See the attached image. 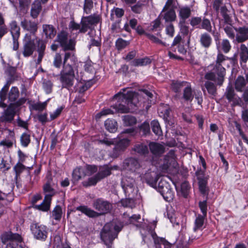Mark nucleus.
<instances>
[{
  "instance_id": "obj_21",
  "label": "nucleus",
  "mask_w": 248,
  "mask_h": 248,
  "mask_svg": "<svg viewBox=\"0 0 248 248\" xmlns=\"http://www.w3.org/2000/svg\"><path fill=\"white\" fill-rule=\"evenodd\" d=\"M191 10L188 6L180 7L178 10V16L180 17L179 21H186V20L190 17Z\"/></svg>"
},
{
  "instance_id": "obj_38",
  "label": "nucleus",
  "mask_w": 248,
  "mask_h": 248,
  "mask_svg": "<svg viewBox=\"0 0 248 248\" xmlns=\"http://www.w3.org/2000/svg\"><path fill=\"white\" fill-rule=\"evenodd\" d=\"M194 97L192 89L190 86L187 85L183 91V98L185 100L191 101Z\"/></svg>"
},
{
  "instance_id": "obj_23",
  "label": "nucleus",
  "mask_w": 248,
  "mask_h": 248,
  "mask_svg": "<svg viewBox=\"0 0 248 248\" xmlns=\"http://www.w3.org/2000/svg\"><path fill=\"white\" fill-rule=\"evenodd\" d=\"M158 113L164 119H167L170 116V109L168 105L160 104L158 108Z\"/></svg>"
},
{
  "instance_id": "obj_2",
  "label": "nucleus",
  "mask_w": 248,
  "mask_h": 248,
  "mask_svg": "<svg viewBox=\"0 0 248 248\" xmlns=\"http://www.w3.org/2000/svg\"><path fill=\"white\" fill-rule=\"evenodd\" d=\"M137 94L131 90L126 91L125 89H123L114 96L113 99L117 103L112 107L116 111L121 113H127L129 110V105L132 104L133 99L136 97Z\"/></svg>"
},
{
  "instance_id": "obj_7",
  "label": "nucleus",
  "mask_w": 248,
  "mask_h": 248,
  "mask_svg": "<svg viewBox=\"0 0 248 248\" xmlns=\"http://www.w3.org/2000/svg\"><path fill=\"white\" fill-rule=\"evenodd\" d=\"M35 39H36V36L32 37L30 34H26L23 50V55L24 57H27L31 56L35 50Z\"/></svg>"
},
{
  "instance_id": "obj_48",
  "label": "nucleus",
  "mask_w": 248,
  "mask_h": 248,
  "mask_svg": "<svg viewBox=\"0 0 248 248\" xmlns=\"http://www.w3.org/2000/svg\"><path fill=\"white\" fill-rule=\"evenodd\" d=\"M129 44V41L124 40L122 38H119L116 41L115 46L117 50H121L125 48Z\"/></svg>"
},
{
  "instance_id": "obj_53",
  "label": "nucleus",
  "mask_w": 248,
  "mask_h": 248,
  "mask_svg": "<svg viewBox=\"0 0 248 248\" xmlns=\"http://www.w3.org/2000/svg\"><path fill=\"white\" fill-rule=\"evenodd\" d=\"M62 215V210L60 206H56L52 212V215L56 220H60Z\"/></svg>"
},
{
  "instance_id": "obj_37",
  "label": "nucleus",
  "mask_w": 248,
  "mask_h": 248,
  "mask_svg": "<svg viewBox=\"0 0 248 248\" xmlns=\"http://www.w3.org/2000/svg\"><path fill=\"white\" fill-rule=\"evenodd\" d=\"M205 217H206L201 215H198L195 221L194 227L193 228L194 231L202 229Z\"/></svg>"
},
{
  "instance_id": "obj_6",
  "label": "nucleus",
  "mask_w": 248,
  "mask_h": 248,
  "mask_svg": "<svg viewBox=\"0 0 248 248\" xmlns=\"http://www.w3.org/2000/svg\"><path fill=\"white\" fill-rule=\"evenodd\" d=\"M113 223H107L104 226L101 232V239L106 245L111 244L117 237V233L113 231Z\"/></svg>"
},
{
  "instance_id": "obj_30",
  "label": "nucleus",
  "mask_w": 248,
  "mask_h": 248,
  "mask_svg": "<svg viewBox=\"0 0 248 248\" xmlns=\"http://www.w3.org/2000/svg\"><path fill=\"white\" fill-rule=\"evenodd\" d=\"M10 32L13 38L16 39L20 36V28L17 25V22L13 20L9 24Z\"/></svg>"
},
{
  "instance_id": "obj_63",
  "label": "nucleus",
  "mask_w": 248,
  "mask_h": 248,
  "mask_svg": "<svg viewBox=\"0 0 248 248\" xmlns=\"http://www.w3.org/2000/svg\"><path fill=\"white\" fill-rule=\"evenodd\" d=\"M21 142L23 146H27L30 142V136L27 133H23L21 137Z\"/></svg>"
},
{
  "instance_id": "obj_19",
  "label": "nucleus",
  "mask_w": 248,
  "mask_h": 248,
  "mask_svg": "<svg viewBox=\"0 0 248 248\" xmlns=\"http://www.w3.org/2000/svg\"><path fill=\"white\" fill-rule=\"evenodd\" d=\"M199 42L202 47L205 48H208L212 44V38L210 34L207 32H204L200 35Z\"/></svg>"
},
{
  "instance_id": "obj_13",
  "label": "nucleus",
  "mask_w": 248,
  "mask_h": 248,
  "mask_svg": "<svg viewBox=\"0 0 248 248\" xmlns=\"http://www.w3.org/2000/svg\"><path fill=\"white\" fill-rule=\"evenodd\" d=\"M234 40L238 43H242L248 40V27L243 26L236 28Z\"/></svg>"
},
{
  "instance_id": "obj_57",
  "label": "nucleus",
  "mask_w": 248,
  "mask_h": 248,
  "mask_svg": "<svg viewBox=\"0 0 248 248\" xmlns=\"http://www.w3.org/2000/svg\"><path fill=\"white\" fill-rule=\"evenodd\" d=\"M207 181L204 179H200L199 181V189L201 192L203 194H205L207 188L206 187Z\"/></svg>"
},
{
  "instance_id": "obj_46",
  "label": "nucleus",
  "mask_w": 248,
  "mask_h": 248,
  "mask_svg": "<svg viewBox=\"0 0 248 248\" xmlns=\"http://www.w3.org/2000/svg\"><path fill=\"white\" fill-rule=\"evenodd\" d=\"M19 94V93L18 88L16 87H12L9 93V99L11 101H15L18 97Z\"/></svg>"
},
{
  "instance_id": "obj_1",
  "label": "nucleus",
  "mask_w": 248,
  "mask_h": 248,
  "mask_svg": "<svg viewBox=\"0 0 248 248\" xmlns=\"http://www.w3.org/2000/svg\"><path fill=\"white\" fill-rule=\"evenodd\" d=\"M217 47L218 53L214 69L212 72H208L205 75V78L206 79L217 82V84L221 85L224 81V77L226 73V70L222 66V64L230 59L220 51V47L218 46H217Z\"/></svg>"
},
{
  "instance_id": "obj_14",
  "label": "nucleus",
  "mask_w": 248,
  "mask_h": 248,
  "mask_svg": "<svg viewBox=\"0 0 248 248\" xmlns=\"http://www.w3.org/2000/svg\"><path fill=\"white\" fill-rule=\"evenodd\" d=\"M75 78V76L60 75V81L62 88L71 90L74 86Z\"/></svg>"
},
{
  "instance_id": "obj_54",
  "label": "nucleus",
  "mask_w": 248,
  "mask_h": 248,
  "mask_svg": "<svg viewBox=\"0 0 248 248\" xmlns=\"http://www.w3.org/2000/svg\"><path fill=\"white\" fill-rule=\"evenodd\" d=\"M178 26L181 33L184 35H188L189 33V27L186 25V21H179Z\"/></svg>"
},
{
  "instance_id": "obj_4",
  "label": "nucleus",
  "mask_w": 248,
  "mask_h": 248,
  "mask_svg": "<svg viewBox=\"0 0 248 248\" xmlns=\"http://www.w3.org/2000/svg\"><path fill=\"white\" fill-rule=\"evenodd\" d=\"M99 142L108 146L116 144L114 148L115 155H113L116 157L121 152L124 151L129 146L130 140L127 139H124L118 141L114 139H110L106 138L102 140H100Z\"/></svg>"
},
{
  "instance_id": "obj_20",
  "label": "nucleus",
  "mask_w": 248,
  "mask_h": 248,
  "mask_svg": "<svg viewBox=\"0 0 248 248\" xmlns=\"http://www.w3.org/2000/svg\"><path fill=\"white\" fill-rule=\"evenodd\" d=\"M225 96L230 102L233 103L234 105H237L239 104L240 98L235 96L236 95L234 90L232 88L229 87L227 89Z\"/></svg>"
},
{
  "instance_id": "obj_41",
  "label": "nucleus",
  "mask_w": 248,
  "mask_h": 248,
  "mask_svg": "<svg viewBox=\"0 0 248 248\" xmlns=\"http://www.w3.org/2000/svg\"><path fill=\"white\" fill-rule=\"evenodd\" d=\"M105 125L106 129L110 132H115L117 130V122L114 120H107L105 121Z\"/></svg>"
},
{
  "instance_id": "obj_62",
  "label": "nucleus",
  "mask_w": 248,
  "mask_h": 248,
  "mask_svg": "<svg viewBox=\"0 0 248 248\" xmlns=\"http://www.w3.org/2000/svg\"><path fill=\"white\" fill-rule=\"evenodd\" d=\"M25 167L21 163H17L14 167V170L16 174V177L19 176L20 173L25 170Z\"/></svg>"
},
{
  "instance_id": "obj_47",
  "label": "nucleus",
  "mask_w": 248,
  "mask_h": 248,
  "mask_svg": "<svg viewBox=\"0 0 248 248\" xmlns=\"http://www.w3.org/2000/svg\"><path fill=\"white\" fill-rule=\"evenodd\" d=\"M153 132L157 136H160L162 134L160 124L157 121L154 120L151 124Z\"/></svg>"
},
{
  "instance_id": "obj_29",
  "label": "nucleus",
  "mask_w": 248,
  "mask_h": 248,
  "mask_svg": "<svg viewBox=\"0 0 248 248\" xmlns=\"http://www.w3.org/2000/svg\"><path fill=\"white\" fill-rule=\"evenodd\" d=\"M146 35L147 38L153 43L161 45L164 46H168L166 43L163 42L161 41L160 38L161 37L162 35L160 33V32H158L157 34V36H155L154 35L150 34V33H146Z\"/></svg>"
},
{
  "instance_id": "obj_25",
  "label": "nucleus",
  "mask_w": 248,
  "mask_h": 248,
  "mask_svg": "<svg viewBox=\"0 0 248 248\" xmlns=\"http://www.w3.org/2000/svg\"><path fill=\"white\" fill-rule=\"evenodd\" d=\"M43 32L47 38L52 39L56 34L55 28L50 25H44L43 26Z\"/></svg>"
},
{
  "instance_id": "obj_49",
  "label": "nucleus",
  "mask_w": 248,
  "mask_h": 248,
  "mask_svg": "<svg viewBox=\"0 0 248 248\" xmlns=\"http://www.w3.org/2000/svg\"><path fill=\"white\" fill-rule=\"evenodd\" d=\"M123 121L125 125L132 126L136 124L137 120L135 117L131 115H125L123 117Z\"/></svg>"
},
{
  "instance_id": "obj_32",
  "label": "nucleus",
  "mask_w": 248,
  "mask_h": 248,
  "mask_svg": "<svg viewBox=\"0 0 248 248\" xmlns=\"http://www.w3.org/2000/svg\"><path fill=\"white\" fill-rule=\"evenodd\" d=\"M246 85V82L244 78L242 76H238L235 82V88L236 90L239 92H243Z\"/></svg>"
},
{
  "instance_id": "obj_26",
  "label": "nucleus",
  "mask_w": 248,
  "mask_h": 248,
  "mask_svg": "<svg viewBox=\"0 0 248 248\" xmlns=\"http://www.w3.org/2000/svg\"><path fill=\"white\" fill-rule=\"evenodd\" d=\"M42 10V6L41 2L39 1H34L32 5L31 10V16L33 18H36L38 17L41 11Z\"/></svg>"
},
{
  "instance_id": "obj_60",
  "label": "nucleus",
  "mask_w": 248,
  "mask_h": 248,
  "mask_svg": "<svg viewBox=\"0 0 248 248\" xmlns=\"http://www.w3.org/2000/svg\"><path fill=\"white\" fill-rule=\"evenodd\" d=\"M14 139L12 137L11 139H5L0 142V145L7 148H11L13 146L14 142Z\"/></svg>"
},
{
  "instance_id": "obj_11",
  "label": "nucleus",
  "mask_w": 248,
  "mask_h": 248,
  "mask_svg": "<svg viewBox=\"0 0 248 248\" xmlns=\"http://www.w3.org/2000/svg\"><path fill=\"white\" fill-rule=\"evenodd\" d=\"M2 242L6 244L9 241V247L10 248L12 243L17 244V242H20L22 241V238L20 235L17 233H13L12 232H6L3 233L1 236Z\"/></svg>"
},
{
  "instance_id": "obj_52",
  "label": "nucleus",
  "mask_w": 248,
  "mask_h": 248,
  "mask_svg": "<svg viewBox=\"0 0 248 248\" xmlns=\"http://www.w3.org/2000/svg\"><path fill=\"white\" fill-rule=\"evenodd\" d=\"M201 23L202 29H204L209 32L212 31V26L210 21L209 19L206 18H203V19H202Z\"/></svg>"
},
{
  "instance_id": "obj_33",
  "label": "nucleus",
  "mask_w": 248,
  "mask_h": 248,
  "mask_svg": "<svg viewBox=\"0 0 248 248\" xmlns=\"http://www.w3.org/2000/svg\"><path fill=\"white\" fill-rule=\"evenodd\" d=\"M128 169L131 170H135L140 167V163L138 160L134 158H130L125 161Z\"/></svg>"
},
{
  "instance_id": "obj_64",
  "label": "nucleus",
  "mask_w": 248,
  "mask_h": 248,
  "mask_svg": "<svg viewBox=\"0 0 248 248\" xmlns=\"http://www.w3.org/2000/svg\"><path fill=\"white\" fill-rule=\"evenodd\" d=\"M160 17L159 16L153 21L151 24V29L150 30L154 31H156L157 29L160 28L161 22H160Z\"/></svg>"
},
{
  "instance_id": "obj_34",
  "label": "nucleus",
  "mask_w": 248,
  "mask_h": 248,
  "mask_svg": "<svg viewBox=\"0 0 248 248\" xmlns=\"http://www.w3.org/2000/svg\"><path fill=\"white\" fill-rule=\"evenodd\" d=\"M111 170V168L105 166L100 168L99 171L96 174L101 180L110 175Z\"/></svg>"
},
{
  "instance_id": "obj_9",
  "label": "nucleus",
  "mask_w": 248,
  "mask_h": 248,
  "mask_svg": "<svg viewBox=\"0 0 248 248\" xmlns=\"http://www.w3.org/2000/svg\"><path fill=\"white\" fill-rule=\"evenodd\" d=\"M158 191L166 201L170 202L174 198V192L170 185L165 181H161L159 183Z\"/></svg>"
},
{
  "instance_id": "obj_40",
  "label": "nucleus",
  "mask_w": 248,
  "mask_h": 248,
  "mask_svg": "<svg viewBox=\"0 0 248 248\" xmlns=\"http://www.w3.org/2000/svg\"><path fill=\"white\" fill-rule=\"evenodd\" d=\"M100 179L96 174L94 176L89 178L88 180L82 182V185L85 187L91 186L95 185Z\"/></svg>"
},
{
  "instance_id": "obj_44",
  "label": "nucleus",
  "mask_w": 248,
  "mask_h": 248,
  "mask_svg": "<svg viewBox=\"0 0 248 248\" xmlns=\"http://www.w3.org/2000/svg\"><path fill=\"white\" fill-rule=\"evenodd\" d=\"M217 46L218 45H217ZM220 47V51L222 50L225 53H228L231 49V45L229 41L227 39H224L222 40Z\"/></svg>"
},
{
  "instance_id": "obj_42",
  "label": "nucleus",
  "mask_w": 248,
  "mask_h": 248,
  "mask_svg": "<svg viewBox=\"0 0 248 248\" xmlns=\"http://www.w3.org/2000/svg\"><path fill=\"white\" fill-rule=\"evenodd\" d=\"M134 150L140 155H145L148 153V147L143 144H137L134 148Z\"/></svg>"
},
{
  "instance_id": "obj_10",
  "label": "nucleus",
  "mask_w": 248,
  "mask_h": 248,
  "mask_svg": "<svg viewBox=\"0 0 248 248\" xmlns=\"http://www.w3.org/2000/svg\"><path fill=\"white\" fill-rule=\"evenodd\" d=\"M31 231L34 237L38 240H45L47 237V231L46 226L33 224L31 226Z\"/></svg>"
},
{
  "instance_id": "obj_51",
  "label": "nucleus",
  "mask_w": 248,
  "mask_h": 248,
  "mask_svg": "<svg viewBox=\"0 0 248 248\" xmlns=\"http://www.w3.org/2000/svg\"><path fill=\"white\" fill-rule=\"evenodd\" d=\"M50 202L46 200L45 197L44 201L40 204L35 205V208L43 211H47L49 209Z\"/></svg>"
},
{
  "instance_id": "obj_17",
  "label": "nucleus",
  "mask_w": 248,
  "mask_h": 248,
  "mask_svg": "<svg viewBox=\"0 0 248 248\" xmlns=\"http://www.w3.org/2000/svg\"><path fill=\"white\" fill-rule=\"evenodd\" d=\"M151 152L154 155L159 156L164 153V146L157 142H151L149 144Z\"/></svg>"
},
{
  "instance_id": "obj_50",
  "label": "nucleus",
  "mask_w": 248,
  "mask_h": 248,
  "mask_svg": "<svg viewBox=\"0 0 248 248\" xmlns=\"http://www.w3.org/2000/svg\"><path fill=\"white\" fill-rule=\"evenodd\" d=\"M204 85L209 94L212 95H216L217 93V88L213 83L210 81H206Z\"/></svg>"
},
{
  "instance_id": "obj_8",
  "label": "nucleus",
  "mask_w": 248,
  "mask_h": 248,
  "mask_svg": "<svg viewBox=\"0 0 248 248\" xmlns=\"http://www.w3.org/2000/svg\"><path fill=\"white\" fill-rule=\"evenodd\" d=\"M99 20L98 16L91 15L83 17L80 22L81 28L78 32H86L89 29H91L93 25L98 23Z\"/></svg>"
},
{
  "instance_id": "obj_22",
  "label": "nucleus",
  "mask_w": 248,
  "mask_h": 248,
  "mask_svg": "<svg viewBox=\"0 0 248 248\" xmlns=\"http://www.w3.org/2000/svg\"><path fill=\"white\" fill-rule=\"evenodd\" d=\"M43 190L44 192L48 193L45 196L46 200L48 202L51 201V197L56 194V191L54 188H52L50 180H48L47 183L44 185Z\"/></svg>"
},
{
  "instance_id": "obj_43",
  "label": "nucleus",
  "mask_w": 248,
  "mask_h": 248,
  "mask_svg": "<svg viewBox=\"0 0 248 248\" xmlns=\"http://www.w3.org/2000/svg\"><path fill=\"white\" fill-rule=\"evenodd\" d=\"M158 177L157 175L155 173L146 174V180L148 184L151 186H155L158 180Z\"/></svg>"
},
{
  "instance_id": "obj_12",
  "label": "nucleus",
  "mask_w": 248,
  "mask_h": 248,
  "mask_svg": "<svg viewBox=\"0 0 248 248\" xmlns=\"http://www.w3.org/2000/svg\"><path fill=\"white\" fill-rule=\"evenodd\" d=\"M20 25L24 30L30 32V34L28 33L29 34L31 35L32 37L36 36L35 34L38 29L36 23L27 19H24L21 21Z\"/></svg>"
},
{
  "instance_id": "obj_16",
  "label": "nucleus",
  "mask_w": 248,
  "mask_h": 248,
  "mask_svg": "<svg viewBox=\"0 0 248 248\" xmlns=\"http://www.w3.org/2000/svg\"><path fill=\"white\" fill-rule=\"evenodd\" d=\"M225 22L223 25V30L226 33L227 36L230 38L231 39H233L234 40L235 37V29L231 24L228 23L229 17L227 16H225Z\"/></svg>"
},
{
  "instance_id": "obj_59",
  "label": "nucleus",
  "mask_w": 248,
  "mask_h": 248,
  "mask_svg": "<svg viewBox=\"0 0 248 248\" xmlns=\"http://www.w3.org/2000/svg\"><path fill=\"white\" fill-rule=\"evenodd\" d=\"M43 87L46 93H50L52 91L53 84L50 80H44Z\"/></svg>"
},
{
  "instance_id": "obj_39",
  "label": "nucleus",
  "mask_w": 248,
  "mask_h": 248,
  "mask_svg": "<svg viewBox=\"0 0 248 248\" xmlns=\"http://www.w3.org/2000/svg\"><path fill=\"white\" fill-rule=\"evenodd\" d=\"M151 62V61L149 58L145 57L143 58L134 60L132 62V64L134 66H145L150 63Z\"/></svg>"
},
{
  "instance_id": "obj_15",
  "label": "nucleus",
  "mask_w": 248,
  "mask_h": 248,
  "mask_svg": "<svg viewBox=\"0 0 248 248\" xmlns=\"http://www.w3.org/2000/svg\"><path fill=\"white\" fill-rule=\"evenodd\" d=\"M160 18H162L166 22H171L176 20V15L174 9H163L162 12L159 15Z\"/></svg>"
},
{
  "instance_id": "obj_31",
  "label": "nucleus",
  "mask_w": 248,
  "mask_h": 248,
  "mask_svg": "<svg viewBox=\"0 0 248 248\" xmlns=\"http://www.w3.org/2000/svg\"><path fill=\"white\" fill-rule=\"evenodd\" d=\"M239 55L240 57L241 64L242 62L245 64L248 60V48L244 44H241L240 46Z\"/></svg>"
},
{
  "instance_id": "obj_5",
  "label": "nucleus",
  "mask_w": 248,
  "mask_h": 248,
  "mask_svg": "<svg viewBox=\"0 0 248 248\" xmlns=\"http://www.w3.org/2000/svg\"><path fill=\"white\" fill-rule=\"evenodd\" d=\"M55 42H58L64 51L73 50L75 48V41L68 37V33L64 31H61L57 36Z\"/></svg>"
},
{
  "instance_id": "obj_56",
  "label": "nucleus",
  "mask_w": 248,
  "mask_h": 248,
  "mask_svg": "<svg viewBox=\"0 0 248 248\" xmlns=\"http://www.w3.org/2000/svg\"><path fill=\"white\" fill-rule=\"evenodd\" d=\"M93 8V0H85L84 4V11L87 14L91 13L92 9Z\"/></svg>"
},
{
  "instance_id": "obj_45",
  "label": "nucleus",
  "mask_w": 248,
  "mask_h": 248,
  "mask_svg": "<svg viewBox=\"0 0 248 248\" xmlns=\"http://www.w3.org/2000/svg\"><path fill=\"white\" fill-rule=\"evenodd\" d=\"M124 11L122 8H114L111 11L110 19L112 20H114V16L117 18H120L124 15Z\"/></svg>"
},
{
  "instance_id": "obj_58",
  "label": "nucleus",
  "mask_w": 248,
  "mask_h": 248,
  "mask_svg": "<svg viewBox=\"0 0 248 248\" xmlns=\"http://www.w3.org/2000/svg\"><path fill=\"white\" fill-rule=\"evenodd\" d=\"M62 63V58L59 53H56L53 61V65L56 68H60Z\"/></svg>"
},
{
  "instance_id": "obj_27",
  "label": "nucleus",
  "mask_w": 248,
  "mask_h": 248,
  "mask_svg": "<svg viewBox=\"0 0 248 248\" xmlns=\"http://www.w3.org/2000/svg\"><path fill=\"white\" fill-rule=\"evenodd\" d=\"M149 0H140L135 5L131 7V10L135 13L140 14L144 6L149 3Z\"/></svg>"
},
{
  "instance_id": "obj_55",
  "label": "nucleus",
  "mask_w": 248,
  "mask_h": 248,
  "mask_svg": "<svg viewBox=\"0 0 248 248\" xmlns=\"http://www.w3.org/2000/svg\"><path fill=\"white\" fill-rule=\"evenodd\" d=\"M186 82H173L171 85L172 90L176 92H179L182 87L185 86Z\"/></svg>"
},
{
  "instance_id": "obj_28",
  "label": "nucleus",
  "mask_w": 248,
  "mask_h": 248,
  "mask_svg": "<svg viewBox=\"0 0 248 248\" xmlns=\"http://www.w3.org/2000/svg\"><path fill=\"white\" fill-rule=\"evenodd\" d=\"M165 160L167 161V165L172 166L173 167H176L177 165L176 156L173 150H170L168 153L165 156Z\"/></svg>"
},
{
  "instance_id": "obj_18",
  "label": "nucleus",
  "mask_w": 248,
  "mask_h": 248,
  "mask_svg": "<svg viewBox=\"0 0 248 248\" xmlns=\"http://www.w3.org/2000/svg\"><path fill=\"white\" fill-rule=\"evenodd\" d=\"M16 114V110L14 106L10 105L5 111L1 117L2 121L7 122H12Z\"/></svg>"
},
{
  "instance_id": "obj_3",
  "label": "nucleus",
  "mask_w": 248,
  "mask_h": 248,
  "mask_svg": "<svg viewBox=\"0 0 248 248\" xmlns=\"http://www.w3.org/2000/svg\"><path fill=\"white\" fill-rule=\"evenodd\" d=\"M93 206L99 213H97L86 206H78L77 208V210L81 211L89 217H94L109 212L112 207L110 202L101 198L94 200L93 203Z\"/></svg>"
},
{
  "instance_id": "obj_36",
  "label": "nucleus",
  "mask_w": 248,
  "mask_h": 248,
  "mask_svg": "<svg viewBox=\"0 0 248 248\" xmlns=\"http://www.w3.org/2000/svg\"><path fill=\"white\" fill-rule=\"evenodd\" d=\"M190 186L188 182H184L181 185L180 190L178 191V193L182 196L186 198L189 194Z\"/></svg>"
},
{
  "instance_id": "obj_24",
  "label": "nucleus",
  "mask_w": 248,
  "mask_h": 248,
  "mask_svg": "<svg viewBox=\"0 0 248 248\" xmlns=\"http://www.w3.org/2000/svg\"><path fill=\"white\" fill-rule=\"evenodd\" d=\"M86 175L85 170L83 168H77L75 169L72 173L73 181L76 182L84 177Z\"/></svg>"
},
{
  "instance_id": "obj_35",
  "label": "nucleus",
  "mask_w": 248,
  "mask_h": 248,
  "mask_svg": "<svg viewBox=\"0 0 248 248\" xmlns=\"http://www.w3.org/2000/svg\"><path fill=\"white\" fill-rule=\"evenodd\" d=\"M60 75L75 76V71L69 64H63V68Z\"/></svg>"
},
{
  "instance_id": "obj_61",
  "label": "nucleus",
  "mask_w": 248,
  "mask_h": 248,
  "mask_svg": "<svg viewBox=\"0 0 248 248\" xmlns=\"http://www.w3.org/2000/svg\"><path fill=\"white\" fill-rule=\"evenodd\" d=\"M166 33L170 37H173L174 36L175 30L174 26L172 23H170L166 26L165 28Z\"/></svg>"
}]
</instances>
